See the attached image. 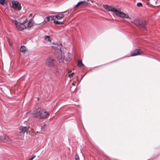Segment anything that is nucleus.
Segmentation results:
<instances>
[{
  "label": "nucleus",
  "instance_id": "nucleus-1",
  "mask_svg": "<svg viewBox=\"0 0 160 160\" xmlns=\"http://www.w3.org/2000/svg\"><path fill=\"white\" fill-rule=\"evenodd\" d=\"M27 114H32L33 116L38 118L45 119L48 118L49 114L44 110L38 108L33 111H30L26 112Z\"/></svg>",
  "mask_w": 160,
  "mask_h": 160
},
{
  "label": "nucleus",
  "instance_id": "nucleus-2",
  "mask_svg": "<svg viewBox=\"0 0 160 160\" xmlns=\"http://www.w3.org/2000/svg\"><path fill=\"white\" fill-rule=\"evenodd\" d=\"M54 53L59 62L60 63L63 62L65 57L64 56V53L61 51V48L60 46H58L57 48H55Z\"/></svg>",
  "mask_w": 160,
  "mask_h": 160
},
{
  "label": "nucleus",
  "instance_id": "nucleus-3",
  "mask_svg": "<svg viewBox=\"0 0 160 160\" xmlns=\"http://www.w3.org/2000/svg\"><path fill=\"white\" fill-rule=\"evenodd\" d=\"M138 27L140 28H144L145 29V25L147 22L144 20L139 18L135 19L133 21H132Z\"/></svg>",
  "mask_w": 160,
  "mask_h": 160
},
{
  "label": "nucleus",
  "instance_id": "nucleus-4",
  "mask_svg": "<svg viewBox=\"0 0 160 160\" xmlns=\"http://www.w3.org/2000/svg\"><path fill=\"white\" fill-rule=\"evenodd\" d=\"M27 21V19H26L22 23L18 22L17 20H15V24L17 29L21 31L26 28V27L24 25V24Z\"/></svg>",
  "mask_w": 160,
  "mask_h": 160
},
{
  "label": "nucleus",
  "instance_id": "nucleus-5",
  "mask_svg": "<svg viewBox=\"0 0 160 160\" xmlns=\"http://www.w3.org/2000/svg\"><path fill=\"white\" fill-rule=\"evenodd\" d=\"M0 142L11 143H12V141L7 135H3L2 136L0 135Z\"/></svg>",
  "mask_w": 160,
  "mask_h": 160
},
{
  "label": "nucleus",
  "instance_id": "nucleus-6",
  "mask_svg": "<svg viewBox=\"0 0 160 160\" xmlns=\"http://www.w3.org/2000/svg\"><path fill=\"white\" fill-rule=\"evenodd\" d=\"M88 3L87 1H82L78 2L75 6V7L73 8L72 9L68 11V13H71L72 12H73L74 11L76 8L79 6H88Z\"/></svg>",
  "mask_w": 160,
  "mask_h": 160
},
{
  "label": "nucleus",
  "instance_id": "nucleus-7",
  "mask_svg": "<svg viewBox=\"0 0 160 160\" xmlns=\"http://www.w3.org/2000/svg\"><path fill=\"white\" fill-rule=\"evenodd\" d=\"M46 64L49 67H53L57 64V62L52 58H48L46 61Z\"/></svg>",
  "mask_w": 160,
  "mask_h": 160
},
{
  "label": "nucleus",
  "instance_id": "nucleus-8",
  "mask_svg": "<svg viewBox=\"0 0 160 160\" xmlns=\"http://www.w3.org/2000/svg\"><path fill=\"white\" fill-rule=\"evenodd\" d=\"M115 14L119 17H122L123 18H129V16L128 15L118 10L116 11Z\"/></svg>",
  "mask_w": 160,
  "mask_h": 160
},
{
  "label": "nucleus",
  "instance_id": "nucleus-9",
  "mask_svg": "<svg viewBox=\"0 0 160 160\" xmlns=\"http://www.w3.org/2000/svg\"><path fill=\"white\" fill-rule=\"evenodd\" d=\"M12 6L13 8L15 10H19L21 8L20 4L17 1H12Z\"/></svg>",
  "mask_w": 160,
  "mask_h": 160
},
{
  "label": "nucleus",
  "instance_id": "nucleus-10",
  "mask_svg": "<svg viewBox=\"0 0 160 160\" xmlns=\"http://www.w3.org/2000/svg\"><path fill=\"white\" fill-rule=\"evenodd\" d=\"M103 7L109 11H110L114 13L115 14L117 9L113 7L108 6L107 5H103Z\"/></svg>",
  "mask_w": 160,
  "mask_h": 160
},
{
  "label": "nucleus",
  "instance_id": "nucleus-11",
  "mask_svg": "<svg viewBox=\"0 0 160 160\" xmlns=\"http://www.w3.org/2000/svg\"><path fill=\"white\" fill-rule=\"evenodd\" d=\"M142 53V52L140 49H137L136 52H132L131 54V56H133L141 54Z\"/></svg>",
  "mask_w": 160,
  "mask_h": 160
},
{
  "label": "nucleus",
  "instance_id": "nucleus-12",
  "mask_svg": "<svg viewBox=\"0 0 160 160\" xmlns=\"http://www.w3.org/2000/svg\"><path fill=\"white\" fill-rule=\"evenodd\" d=\"M34 24V21L32 19H30L29 21L28 25L26 27V28L29 29Z\"/></svg>",
  "mask_w": 160,
  "mask_h": 160
},
{
  "label": "nucleus",
  "instance_id": "nucleus-13",
  "mask_svg": "<svg viewBox=\"0 0 160 160\" xmlns=\"http://www.w3.org/2000/svg\"><path fill=\"white\" fill-rule=\"evenodd\" d=\"M28 130V128L26 127H22L19 129L20 132L22 133H24Z\"/></svg>",
  "mask_w": 160,
  "mask_h": 160
},
{
  "label": "nucleus",
  "instance_id": "nucleus-14",
  "mask_svg": "<svg viewBox=\"0 0 160 160\" xmlns=\"http://www.w3.org/2000/svg\"><path fill=\"white\" fill-rule=\"evenodd\" d=\"M70 54L68 53L67 55H66L65 57L64 60L68 62H69L70 60V58L69 57Z\"/></svg>",
  "mask_w": 160,
  "mask_h": 160
},
{
  "label": "nucleus",
  "instance_id": "nucleus-15",
  "mask_svg": "<svg viewBox=\"0 0 160 160\" xmlns=\"http://www.w3.org/2000/svg\"><path fill=\"white\" fill-rule=\"evenodd\" d=\"M44 39L47 42H51V38L49 36H45L44 37Z\"/></svg>",
  "mask_w": 160,
  "mask_h": 160
},
{
  "label": "nucleus",
  "instance_id": "nucleus-16",
  "mask_svg": "<svg viewBox=\"0 0 160 160\" xmlns=\"http://www.w3.org/2000/svg\"><path fill=\"white\" fill-rule=\"evenodd\" d=\"M20 50L21 52L25 53L26 51V49L24 46H22L20 47Z\"/></svg>",
  "mask_w": 160,
  "mask_h": 160
},
{
  "label": "nucleus",
  "instance_id": "nucleus-17",
  "mask_svg": "<svg viewBox=\"0 0 160 160\" xmlns=\"http://www.w3.org/2000/svg\"><path fill=\"white\" fill-rule=\"evenodd\" d=\"M56 18L58 20H59L61 18H63L64 17V15L62 14H60L56 15Z\"/></svg>",
  "mask_w": 160,
  "mask_h": 160
},
{
  "label": "nucleus",
  "instance_id": "nucleus-18",
  "mask_svg": "<svg viewBox=\"0 0 160 160\" xmlns=\"http://www.w3.org/2000/svg\"><path fill=\"white\" fill-rule=\"evenodd\" d=\"M78 65L79 67H81L84 66L82 62V61L81 60H79L78 61Z\"/></svg>",
  "mask_w": 160,
  "mask_h": 160
},
{
  "label": "nucleus",
  "instance_id": "nucleus-19",
  "mask_svg": "<svg viewBox=\"0 0 160 160\" xmlns=\"http://www.w3.org/2000/svg\"><path fill=\"white\" fill-rule=\"evenodd\" d=\"M51 20H50V16L46 17L44 19V21L43 22H48Z\"/></svg>",
  "mask_w": 160,
  "mask_h": 160
},
{
  "label": "nucleus",
  "instance_id": "nucleus-20",
  "mask_svg": "<svg viewBox=\"0 0 160 160\" xmlns=\"http://www.w3.org/2000/svg\"><path fill=\"white\" fill-rule=\"evenodd\" d=\"M56 16H57L56 15L50 16V18H52V19L51 20H54L56 19H57Z\"/></svg>",
  "mask_w": 160,
  "mask_h": 160
},
{
  "label": "nucleus",
  "instance_id": "nucleus-21",
  "mask_svg": "<svg viewBox=\"0 0 160 160\" xmlns=\"http://www.w3.org/2000/svg\"><path fill=\"white\" fill-rule=\"evenodd\" d=\"M53 22L56 24L60 25V21H54Z\"/></svg>",
  "mask_w": 160,
  "mask_h": 160
},
{
  "label": "nucleus",
  "instance_id": "nucleus-22",
  "mask_svg": "<svg viewBox=\"0 0 160 160\" xmlns=\"http://www.w3.org/2000/svg\"><path fill=\"white\" fill-rule=\"evenodd\" d=\"M5 0H0V3L1 4L3 5L5 3Z\"/></svg>",
  "mask_w": 160,
  "mask_h": 160
},
{
  "label": "nucleus",
  "instance_id": "nucleus-23",
  "mask_svg": "<svg viewBox=\"0 0 160 160\" xmlns=\"http://www.w3.org/2000/svg\"><path fill=\"white\" fill-rule=\"evenodd\" d=\"M137 6L138 7H142V3L141 2H138L137 4Z\"/></svg>",
  "mask_w": 160,
  "mask_h": 160
},
{
  "label": "nucleus",
  "instance_id": "nucleus-24",
  "mask_svg": "<svg viewBox=\"0 0 160 160\" xmlns=\"http://www.w3.org/2000/svg\"><path fill=\"white\" fill-rule=\"evenodd\" d=\"M47 126V125L44 124L42 127V129L44 131L46 130V127Z\"/></svg>",
  "mask_w": 160,
  "mask_h": 160
},
{
  "label": "nucleus",
  "instance_id": "nucleus-25",
  "mask_svg": "<svg viewBox=\"0 0 160 160\" xmlns=\"http://www.w3.org/2000/svg\"><path fill=\"white\" fill-rule=\"evenodd\" d=\"M75 160H79V157L78 155H77V154H76L75 156Z\"/></svg>",
  "mask_w": 160,
  "mask_h": 160
},
{
  "label": "nucleus",
  "instance_id": "nucleus-26",
  "mask_svg": "<svg viewBox=\"0 0 160 160\" xmlns=\"http://www.w3.org/2000/svg\"><path fill=\"white\" fill-rule=\"evenodd\" d=\"M73 74H74V72H72V73L70 74H69L68 75V77H69L70 78H72L73 76Z\"/></svg>",
  "mask_w": 160,
  "mask_h": 160
},
{
  "label": "nucleus",
  "instance_id": "nucleus-27",
  "mask_svg": "<svg viewBox=\"0 0 160 160\" xmlns=\"http://www.w3.org/2000/svg\"><path fill=\"white\" fill-rule=\"evenodd\" d=\"M36 156H35L33 157H32L31 158H30L29 160H32Z\"/></svg>",
  "mask_w": 160,
  "mask_h": 160
},
{
  "label": "nucleus",
  "instance_id": "nucleus-28",
  "mask_svg": "<svg viewBox=\"0 0 160 160\" xmlns=\"http://www.w3.org/2000/svg\"><path fill=\"white\" fill-rule=\"evenodd\" d=\"M64 21H62V22H60V25L62 24L63 23Z\"/></svg>",
  "mask_w": 160,
  "mask_h": 160
},
{
  "label": "nucleus",
  "instance_id": "nucleus-29",
  "mask_svg": "<svg viewBox=\"0 0 160 160\" xmlns=\"http://www.w3.org/2000/svg\"><path fill=\"white\" fill-rule=\"evenodd\" d=\"M8 42H9V44L10 45H11V44L10 42L9 41H8Z\"/></svg>",
  "mask_w": 160,
  "mask_h": 160
},
{
  "label": "nucleus",
  "instance_id": "nucleus-30",
  "mask_svg": "<svg viewBox=\"0 0 160 160\" xmlns=\"http://www.w3.org/2000/svg\"><path fill=\"white\" fill-rule=\"evenodd\" d=\"M72 85H74V83H72Z\"/></svg>",
  "mask_w": 160,
  "mask_h": 160
},
{
  "label": "nucleus",
  "instance_id": "nucleus-31",
  "mask_svg": "<svg viewBox=\"0 0 160 160\" xmlns=\"http://www.w3.org/2000/svg\"><path fill=\"white\" fill-rule=\"evenodd\" d=\"M83 76H82L81 79H82V78H83Z\"/></svg>",
  "mask_w": 160,
  "mask_h": 160
},
{
  "label": "nucleus",
  "instance_id": "nucleus-32",
  "mask_svg": "<svg viewBox=\"0 0 160 160\" xmlns=\"http://www.w3.org/2000/svg\"><path fill=\"white\" fill-rule=\"evenodd\" d=\"M147 0V1L148 2V1H149V0Z\"/></svg>",
  "mask_w": 160,
  "mask_h": 160
}]
</instances>
